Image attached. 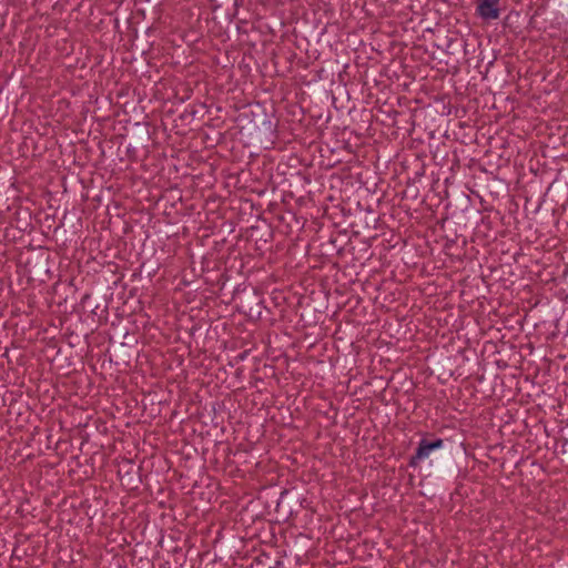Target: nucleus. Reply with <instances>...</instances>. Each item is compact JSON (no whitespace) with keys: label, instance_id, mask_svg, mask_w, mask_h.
<instances>
[{"label":"nucleus","instance_id":"nucleus-1","mask_svg":"<svg viewBox=\"0 0 568 568\" xmlns=\"http://www.w3.org/2000/svg\"><path fill=\"white\" fill-rule=\"evenodd\" d=\"M443 447H444V440L442 438H437L433 442L422 439L418 443V447H417L415 454L409 459V466L416 467L420 462L428 458L433 452L438 450Z\"/></svg>","mask_w":568,"mask_h":568},{"label":"nucleus","instance_id":"nucleus-2","mask_svg":"<svg viewBox=\"0 0 568 568\" xmlns=\"http://www.w3.org/2000/svg\"><path fill=\"white\" fill-rule=\"evenodd\" d=\"M501 0H477L475 12L485 22L497 20L500 17Z\"/></svg>","mask_w":568,"mask_h":568}]
</instances>
